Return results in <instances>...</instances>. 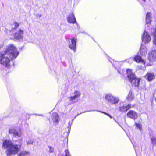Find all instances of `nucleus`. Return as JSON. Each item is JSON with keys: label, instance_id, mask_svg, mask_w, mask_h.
<instances>
[{"label": "nucleus", "instance_id": "nucleus-1", "mask_svg": "<svg viewBox=\"0 0 156 156\" xmlns=\"http://www.w3.org/2000/svg\"><path fill=\"white\" fill-rule=\"evenodd\" d=\"M17 48L12 44L7 46L5 51L0 53V64L6 67L10 66V60L16 58L19 55Z\"/></svg>", "mask_w": 156, "mask_h": 156}, {"label": "nucleus", "instance_id": "nucleus-2", "mask_svg": "<svg viewBox=\"0 0 156 156\" xmlns=\"http://www.w3.org/2000/svg\"><path fill=\"white\" fill-rule=\"evenodd\" d=\"M21 144L20 145L15 144L11 140L6 139L3 141L2 148L6 150V153L7 156L14 155L18 152Z\"/></svg>", "mask_w": 156, "mask_h": 156}, {"label": "nucleus", "instance_id": "nucleus-3", "mask_svg": "<svg viewBox=\"0 0 156 156\" xmlns=\"http://www.w3.org/2000/svg\"><path fill=\"white\" fill-rule=\"evenodd\" d=\"M126 74L129 81L132 85L135 87H138L140 79L136 78L135 75L130 69H128L127 70Z\"/></svg>", "mask_w": 156, "mask_h": 156}, {"label": "nucleus", "instance_id": "nucleus-4", "mask_svg": "<svg viewBox=\"0 0 156 156\" xmlns=\"http://www.w3.org/2000/svg\"><path fill=\"white\" fill-rule=\"evenodd\" d=\"M105 99L107 103L110 105L117 104L119 101L118 97H115L111 93L106 94L105 96Z\"/></svg>", "mask_w": 156, "mask_h": 156}, {"label": "nucleus", "instance_id": "nucleus-5", "mask_svg": "<svg viewBox=\"0 0 156 156\" xmlns=\"http://www.w3.org/2000/svg\"><path fill=\"white\" fill-rule=\"evenodd\" d=\"M151 26H152L151 25L150 26H147V27L145 28V30L142 34V41L144 43H148L151 41V38L149 34H151L150 30H151Z\"/></svg>", "mask_w": 156, "mask_h": 156}, {"label": "nucleus", "instance_id": "nucleus-6", "mask_svg": "<svg viewBox=\"0 0 156 156\" xmlns=\"http://www.w3.org/2000/svg\"><path fill=\"white\" fill-rule=\"evenodd\" d=\"M81 94L79 91H76L71 94V96L68 98L69 101L71 103L77 102L80 98Z\"/></svg>", "mask_w": 156, "mask_h": 156}, {"label": "nucleus", "instance_id": "nucleus-7", "mask_svg": "<svg viewBox=\"0 0 156 156\" xmlns=\"http://www.w3.org/2000/svg\"><path fill=\"white\" fill-rule=\"evenodd\" d=\"M9 134L13 135L16 137H20L21 136V132L20 130L18 131L15 128H11L9 129Z\"/></svg>", "mask_w": 156, "mask_h": 156}, {"label": "nucleus", "instance_id": "nucleus-8", "mask_svg": "<svg viewBox=\"0 0 156 156\" xmlns=\"http://www.w3.org/2000/svg\"><path fill=\"white\" fill-rule=\"evenodd\" d=\"M23 30L21 29H20L18 32H16L14 34L13 36L15 39L20 41L23 39Z\"/></svg>", "mask_w": 156, "mask_h": 156}, {"label": "nucleus", "instance_id": "nucleus-9", "mask_svg": "<svg viewBox=\"0 0 156 156\" xmlns=\"http://www.w3.org/2000/svg\"><path fill=\"white\" fill-rule=\"evenodd\" d=\"M76 39L73 38L71 40V42H69V48L73 50L74 52H75L76 51Z\"/></svg>", "mask_w": 156, "mask_h": 156}, {"label": "nucleus", "instance_id": "nucleus-10", "mask_svg": "<svg viewBox=\"0 0 156 156\" xmlns=\"http://www.w3.org/2000/svg\"><path fill=\"white\" fill-rule=\"evenodd\" d=\"M67 20L69 23L73 24L76 23L77 25L78 29L80 28V27L78 26L77 23L76 22V19L73 14H70L67 17Z\"/></svg>", "mask_w": 156, "mask_h": 156}, {"label": "nucleus", "instance_id": "nucleus-11", "mask_svg": "<svg viewBox=\"0 0 156 156\" xmlns=\"http://www.w3.org/2000/svg\"><path fill=\"white\" fill-rule=\"evenodd\" d=\"M151 35L154 36L153 42L154 44L156 45V28L154 26H151V30H150Z\"/></svg>", "mask_w": 156, "mask_h": 156}, {"label": "nucleus", "instance_id": "nucleus-12", "mask_svg": "<svg viewBox=\"0 0 156 156\" xmlns=\"http://www.w3.org/2000/svg\"><path fill=\"white\" fill-rule=\"evenodd\" d=\"M127 116L134 120L136 119L138 117L137 113L133 110H130L127 114Z\"/></svg>", "mask_w": 156, "mask_h": 156}, {"label": "nucleus", "instance_id": "nucleus-13", "mask_svg": "<svg viewBox=\"0 0 156 156\" xmlns=\"http://www.w3.org/2000/svg\"><path fill=\"white\" fill-rule=\"evenodd\" d=\"M148 59L151 62L156 60V50L152 51L151 53L149 54Z\"/></svg>", "mask_w": 156, "mask_h": 156}, {"label": "nucleus", "instance_id": "nucleus-14", "mask_svg": "<svg viewBox=\"0 0 156 156\" xmlns=\"http://www.w3.org/2000/svg\"><path fill=\"white\" fill-rule=\"evenodd\" d=\"M155 75L154 73L148 72L145 76V77L146 78L148 81H151L155 78Z\"/></svg>", "mask_w": 156, "mask_h": 156}, {"label": "nucleus", "instance_id": "nucleus-15", "mask_svg": "<svg viewBox=\"0 0 156 156\" xmlns=\"http://www.w3.org/2000/svg\"><path fill=\"white\" fill-rule=\"evenodd\" d=\"M147 49L146 47L143 45H141L140 49V53L142 56H145L147 54Z\"/></svg>", "mask_w": 156, "mask_h": 156}, {"label": "nucleus", "instance_id": "nucleus-16", "mask_svg": "<svg viewBox=\"0 0 156 156\" xmlns=\"http://www.w3.org/2000/svg\"><path fill=\"white\" fill-rule=\"evenodd\" d=\"M151 12H148L147 13L146 16V26L147 25H148L149 24L150 25V26L149 25L148 26H150L151 25L150 24V23L151 22Z\"/></svg>", "mask_w": 156, "mask_h": 156}, {"label": "nucleus", "instance_id": "nucleus-17", "mask_svg": "<svg viewBox=\"0 0 156 156\" xmlns=\"http://www.w3.org/2000/svg\"><path fill=\"white\" fill-rule=\"evenodd\" d=\"M150 137L153 148L154 146H156V136L154 135L150 134Z\"/></svg>", "mask_w": 156, "mask_h": 156}, {"label": "nucleus", "instance_id": "nucleus-18", "mask_svg": "<svg viewBox=\"0 0 156 156\" xmlns=\"http://www.w3.org/2000/svg\"><path fill=\"white\" fill-rule=\"evenodd\" d=\"M52 119L54 123L57 124L59 122V117L56 113H54L52 115Z\"/></svg>", "mask_w": 156, "mask_h": 156}, {"label": "nucleus", "instance_id": "nucleus-19", "mask_svg": "<svg viewBox=\"0 0 156 156\" xmlns=\"http://www.w3.org/2000/svg\"><path fill=\"white\" fill-rule=\"evenodd\" d=\"M134 60L137 62H141L143 64H145V61L144 60H143L141 58V57L139 55H136L134 58H133Z\"/></svg>", "mask_w": 156, "mask_h": 156}, {"label": "nucleus", "instance_id": "nucleus-20", "mask_svg": "<svg viewBox=\"0 0 156 156\" xmlns=\"http://www.w3.org/2000/svg\"><path fill=\"white\" fill-rule=\"evenodd\" d=\"M131 108V105L128 104L127 105H125L122 108H120V110L122 112H126Z\"/></svg>", "mask_w": 156, "mask_h": 156}, {"label": "nucleus", "instance_id": "nucleus-21", "mask_svg": "<svg viewBox=\"0 0 156 156\" xmlns=\"http://www.w3.org/2000/svg\"><path fill=\"white\" fill-rule=\"evenodd\" d=\"M30 153L28 151H23L19 154L18 156H27L30 155Z\"/></svg>", "mask_w": 156, "mask_h": 156}, {"label": "nucleus", "instance_id": "nucleus-22", "mask_svg": "<svg viewBox=\"0 0 156 156\" xmlns=\"http://www.w3.org/2000/svg\"><path fill=\"white\" fill-rule=\"evenodd\" d=\"M133 98V96L131 92H129L127 96L126 97V99L128 101H130L132 100Z\"/></svg>", "mask_w": 156, "mask_h": 156}, {"label": "nucleus", "instance_id": "nucleus-23", "mask_svg": "<svg viewBox=\"0 0 156 156\" xmlns=\"http://www.w3.org/2000/svg\"><path fill=\"white\" fill-rule=\"evenodd\" d=\"M48 147L49 148L48 152L49 153H53L54 151V149L53 147L50 146H48Z\"/></svg>", "mask_w": 156, "mask_h": 156}, {"label": "nucleus", "instance_id": "nucleus-24", "mask_svg": "<svg viewBox=\"0 0 156 156\" xmlns=\"http://www.w3.org/2000/svg\"><path fill=\"white\" fill-rule=\"evenodd\" d=\"M96 110H91L90 111H96ZM97 111H98V112H101L102 113H103L108 116H109L111 118H112V116L110 115H109V114H108V113L105 112H102V111H98V110H97Z\"/></svg>", "mask_w": 156, "mask_h": 156}, {"label": "nucleus", "instance_id": "nucleus-25", "mask_svg": "<svg viewBox=\"0 0 156 156\" xmlns=\"http://www.w3.org/2000/svg\"><path fill=\"white\" fill-rule=\"evenodd\" d=\"M13 25L14 26L13 28L15 30L19 26V24L17 22H15L13 24Z\"/></svg>", "mask_w": 156, "mask_h": 156}, {"label": "nucleus", "instance_id": "nucleus-26", "mask_svg": "<svg viewBox=\"0 0 156 156\" xmlns=\"http://www.w3.org/2000/svg\"><path fill=\"white\" fill-rule=\"evenodd\" d=\"M135 124L136 125V127L137 128H139L140 131H141L142 130V127L141 125L139 123H135Z\"/></svg>", "mask_w": 156, "mask_h": 156}, {"label": "nucleus", "instance_id": "nucleus-27", "mask_svg": "<svg viewBox=\"0 0 156 156\" xmlns=\"http://www.w3.org/2000/svg\"><path fill=\"white\" fill-rule=\"evenodd\" d=\"M125 105V102H122L120 103L119 104V109L122 108Z\"/></svg>", "mask_w": 156, "mask_h": 156}, {"label": "nucleus", "instance_id": "nucleus-28", "mask_svg": "<svg viewBox=\"0 0 156 156\" xmlns=\"http://www.w3.org/2000/svg\"><path fill=\"white\" fill-rule=\"evenodd\" d=\"M34 142V140H33L29 139V140L27 142V144L28 145L29 144H33Z\"/></svg>", "mask_w": 156, "mask_h": 156}, {"label": "nucleus", "instance_id": "nucleus-29", "mask_svg": "<svg viewBox=\"0 0 156 156\" xmlns=\"http://www.w3.org/2000/svg\"><path fill=\"white\" fill-rule=\"evenodd\" d=\"M133 60H134L133 58H130L127 60V62L129 64H131Z\"/></svg>", "mask_w": 156, "mask_h": 156}, {"label": "nucleus", "instance_id": "nucleus-30", "mask_svg": "<svg viewBox=\"0 0 156 156\" xmlns=\"http://www.w3.org/2000/svg\"><path fill=\"white\" fill-rule=\"evenodd\" d=\"M65 156H71L67 149L65 150Z\"/></svg>", "mask_w": 156, "mask_h": 156}, {"label": "nucleus", "instance_id": "nucleus-31", "mask_svg": "<svg viewBox=\"0 0 156 156\" xmlns=\"http://www.w3.org/2000/svg\"><path fill=\"white\" fill-rule=\"evenodd\" d=\"M42 16V15L41 14H38L37 15V16L39 17V18L41 17Z\"/></svg>", "mask_w": 156, "mask_h": 156}, {"label": "nucleus", "instance_id": "nucleus-32", "mask_svg": "<svg viewBox=\"0 0 156 156\" xmlns=\"http://www.w3.org/2000/svg\"><path fill=\"white\" fill-rule=\"evenodd\" d=\"M114 120L115 121V122H117V123H118V124L119 125H119V124L118 123V122L116 121V120L115 119H114Z\"/></svg>", "mask_w": 156, "mask_h": 156}, {"label": "nucleus", "instance_id": "nucleus-33", "mask_svg": "<svg viewBox=\"0 0 156 156\" xmlns=\"http://www.w3.org/2000/svg\"><path fill=\"white\" fill-rule=\"evenodd\" d=\"M38 115H39V116H43V115L42 114H39Z\"/></svg>", "mask_w": 156, "mask_h": 156}, {"label": "nucleus", "instance_id": "nucleus-34", "mask_svg": "<svg viewBox=\"0 0 156 156\" xmlns=\"http://www.w3.org/2000/svg\"><path fill=\"white\" fill-rule=\"evenodd\" d=\"M81 113H80V114H79V113H77V116L78 115H79L80 114H81Z\"/></svg>", "mask_w": 156, "mask_h": 156}, {"label": "nucleus", "instance_id": "nucleus-35", "mask_svg": "<svg viewBox=\"0 0 156 156\" xmlns=\"http://www.w3.org/2000/svg\"><path fill=\"white\" fill-rule=\"evenodd\" d=\"M69 125H70V122H69Z\"/></svg>", "mask_w": 156, "mask_h": 156}, {"label": "nucleus", "instance_id": "nucleus-36", "mask_svg": "<svg viewBox=\"0 0 156 156\" xmlns=\"http://www.w3.org/2000/svg\"><path fill=\"white\" fill-rule=\"evenodd\" d=\"M144 1V2H145V0H143Z\"/></svg>", "mask_w": 156, "mask_h": 156}, {"label": "nucleus", "instance_id": "nucleus-37", "mask_svg": "<svg viewBox=\"0 0 156 156\" xmlns=\"http://www.w3.org/2000/svg\"><path fill=\"white\" fill-rule=\"evenodd\" d=\"M118 72H119V73H121L119 71H118Z\"/></svg>", "mask_w": 156, "mask_h": 156}, {"label": "nucleus", "instance_id": "nucleus-38", "mask_svg": "<svg viewBox=\"0 0 156 156\" xmlns=\"http://www.w3.org/2000/svg\"><path fill=\"white\" fill-rule=\"evenodd\" d=\"M135 151H136V149H135Z\"/></svg>", "mask_w": 156, "mask_h": 156}, {"label": "nucleus", "instance_id": "nucleus-39", "mask_svg": "<svg viewBox=\"0 0 156 156\" xmlns=\"http://www.w3.org/2000/svg\"><path fill=\"white\" fill-rule=\"evenodd\" d=\"M76 117V116H75L74 117V118H75Z\"/></svg>", "mask_w": 156, "mask_h": 156}]
</instances>
